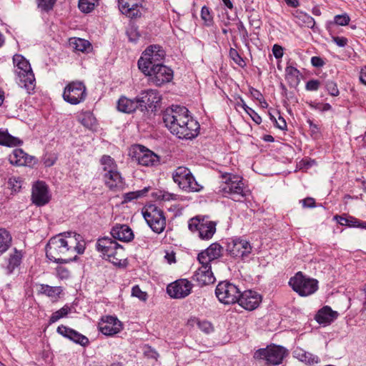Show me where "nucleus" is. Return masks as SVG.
<instances>
[{"mask_svg":"<svg viewBox=\"0 0 366 366\" xmlns=\"http://www.w3.org/2000/svg\"><path fill=\"white\" fill-rule=\"evenodd\" d=\"M192 280L199 287L206 285V266L198 267L194 272Z\"/></svg>","mask_w":366,"mask_h":366,"instance_id":"37","label":"nucleus"},{"mask_svg":"<svg viewBox=\"0 0 366 366\" xmlns=\"http://www.w3.org/2000/svg\"><path fill=\"white\" fill-rule=\"evenodd\" d=\"M350 21V16L347 14H343L335 16L333 23L340 26H346L349 24Z\"/></svg>","mask_w":366,"mask_h":366,"instance_id":"50","label":"nucleus"},{"mask_svg":"<svg viewBox=\"0 0 366 366\" xmlns=\"http://www.w3.org/2000/svg\"><path fill=\"white\" fill-rule=\"evenodd\" d=\"M290 286L300 296L307 297L315 293L318 289V281L298 272L290 279Z\"/></svg>","mask_w":366,"mask_h":366,"instance_id":"6","label":"nucleus"},{"mask_svg":"<svg viewBox=\"0 0 366 366\" xmlns=\"http://www.w3.org/2000/svg\"><path fill=\"white\" fill-rule=\"evenodd\" d=\"M300 71L294 66H287L285 69V76L287 81L294 85H297L299 81Z\"/></svg>","mask_w":366,"mask_h":366,"instance_id":"40","label":"nucleus"},{"mask_svg":"<svg viewBox=\"0 0 366 366\" xmlns=\"http://www.w3.org/2000/svg\"><path fill=\"white\" fill-rule=\"evenodd\" d=\"M22 257V252L14 248V252L11 254L9 257L8 264L6 267L8 274H11L14 270L21 264Z\"/></svg>","mask_w":366,"mask_h":366,"instance_id":"30","label":"nucleus"},{"mask_svg":"<svg viewBox=\"0 0 366 366\" xmlns=\"http://www.w3.org/2000/svg\"><path fill=\"white\" fill-rule=\"evenodd\" d=\"M39 293L45 295L50 298L58 299L62 293L61 287H52L48 285L41 284L39 286Z\"/></svg>","mask_w":366,"mask_h":366,"instance_id":"32","label":"nucleus"},{"mask_svg":"<svg viewBox=\"0 0 366 366\" xmlns=\"http://www.w3.org/2000/svg\"><path fill=\"white\" fill-rule=\"evenodd\" d=\"M165 51L159 45H150L142 53L137 64L142 72H149L148 69L157 64H162Z\"/></svg>","mask_w":366,"mask_h":366,"instance_id":"8","label":"nucleus"},{"mask_svg":"<svg viewBox=\"0 0 366 366\" xmlns=\"http://www.w3.org/2000/svg\"><path fill=\"white\" fill-rule=\"evenodd\" d=\"M22 144L23 141L19 138L11 135L7 129L0 128V145L12 147Z\"/></svg>","mask_w":366,"mask_h":366,"instance_id":"29","label":"nucleus"},{"mask_svg":"<svg viewBox=\"0 0 366 366\" xmlns=\"http://www.w3.org/2000/svg\"><path fill=\"white\" fill-rule=\"evenodd\" d=\"M337 317V312L333 311L330 307L325 306L320 309L315 315V320L319 324L328 325Z\"/></svg>","mask_w":366,"mask_h":366,"instance_id":"28","label":"nucleus"},{"mask_svg":"<svg viewBox=\"0 0 366 366\" xmlns=\"http://www.w3.org/2000/svg\"><path fill=\"white\" fill-rule=\"evenodd\" d=\"M148 188L145 187L144 189L136 192H130L124 194V201L125 202H131L132 200L138 199L139 197L144 195L146 192H147Z\"/></svg>","mask_w":366,"mask_h":366,"instance_id":"47","label":"nucleus"},{"mask_svg":"<svg viewBox=\"0 0 366 366\" xmlns=\"http://www.w3.org/2000/svg\"><path fill=\"white\" fill-rule=\"evenodd\" d=\"M70 312L71 307L68 305H64L61 309L51 314L49 320V324L51 325L57 322L59 320L65 317Z\"/></svg>","mask_w":366,"mask_h":366,"instance_id":"38","label":"nucleus"},{"mask_svg":"<svg viewBox=\"0 0 366 366\" xmlns=\"http://www.w3.org/2000/svg\"><path fill=\"white\" fill-rule=\"evenodd\" d=\"M56 159L57 158L54 155L45 156L43 159V162L45 167H49L55 164Z\"/></svg>","mask_w":366,"mask_h":366,"instance_id":"59","label":"nucleus"},{"mask_svg":"<svg viewBox=\"0 0 366 366\" xmlns=\"http://www.w3.org/2000/svg\"><path fill=\"white\" fill-rule=\"evenodd\" d=\"M326 89L328 93L333 97H337L339 95V89L337 88V84L333 81H327L325 84Z\"/></svg>","mask_w":366,"mask_h":366,"instance_id":"53","label":"nucleus"},{"mask_svg":"<svg viewBox=\"0 0 366 366\" xmlns=\"http://www.w3.org/2000/svg\"><path fill=\"white\" fill-rule=\"evenodd\" d=\"M56 276L61 280H66L70 277V272L69 269L62 266H58L56 268Z\"/></svg>","mask_w":366,"mask_h":366,"instance_id":"54","label":"nucleus"},{"mask_svg":"<svg viewBox=\"0 0 366 366\" xmlns=\"http://www.w3.org/2000/svg\"><path fill=\"white\" fill-rule=\"evenodd\" d=\"M79 122L89 129H94L97 126V119L90 112H82L79 116Z\"/></svg>","mask_w":366,"mask_h":366,"instance_id":"34","label":"nucleus"},{"mask_svg":"<svg viewBox=\"0 0 366 366\" xmlns=\"http://www.w3.org/2000/svg\"><path fill=\"white\" fill-rule=\"evenodd\" d=\"M139 109L142 112H154L160 104L162 97L156 89H147L142 91L137 96Z\"/></svg>","mask_w":366,"mask_h":366,"instance_id":"15","label":"nucleus"},{"mask_svg":"<svg viewBox=\"0 0 366 366\" xmlns=\"http://www.w3.org/2000/svg\"><path fill=\"white\" fill-rule=\"evenodd\" d=\"M100 162L103 165L104 173L117 169V165L115 161L109 155L102 156Z\"/></svg>","mask_w":366,"mask_h":366,"instance_id":"41","label":"nucleus"},{"mask_svg":"<svg viewBox=\"0 0 366 366\" xmlns=\"http://www.w3.org/2000/svg\"><path fill=\"white\" fill-rule=\"evenodd\" d=\"M218 192L223 197L241 202L250 194L249 189L242 182V177L232 173H222Z\"/></svg>","mask_w":366,"mask_h":366,"instance_id":"3","label":"nucleus"},{"mask_svg":"<svg viewBox=\"0 0 366 366\" xmlns=\"http://www.w3.org/2000/svg\"><path fill=\"white\" fill-rule=\"evenodd\" d=\"M310 107L320 112H326L332 109L331 105L328 103L310 104Z\"/></svg>","mask_w":366,"mask_h":366,"instance_id":"56","label":"nucleus"},{"mask_svg":"<svg viewBox=\"0 0 366 366\" xmlns=\"http://www.w3.org/2000/svg\"><path fill=\"white\" fill-rule=\"evenodd\" d=\"M69 340L75 342L76 344L80 345L82 347H86L89 344V340L87 337L79 333L74 329Z\"/></svg>","mask_w":366,"mask_h":366,"instance_id":"42","label":"nucleus"},{"mask_svg":"<svg viewBox=\"0 0 366 366\" xmlns=\"http://www.w3.org/2000/svg\"><path fill=\"white\" fill-rule=\"evenodd\" d=\"M188 227L192 232H197L200 239H206V224L204 223V216H196L191 218L189 221Z\"/></svg>","mask_w":366,"mask_h":366,"instance_id":"25","label":"nucleus"},{"mask_svg":"<svg viewBox=\"0 0 366 366\" xmlns=\"http://www.w3.org/2000/svg\"><path fill=\"white\" fill-rule=\"evenodd\" d=\"M172 178L179 187L187 192H198L202 187L195 180L189 169L185 167H179L172 173Z\"/></svg>","mask_w":366,"mask_h":366,"instance_id":"10","label":"nucleus"},{"mask_svg":"<svg viewBox=\"0 0 366 366\" xmlns=\"http://www.w3.org/2000/svg\"><path fill=\"white\" fill-rule=\"evenodd\" d=\"M132 296L137 297L142 301H146L147 300V294L143 292L138 285H135L132 289Z\"/></svg>","mask_w":366,"mask_h":366,"instance_id":"52","label":"nucleus"},{"mask_svg":"<svg viewBox=\"0 0 366 366\" xmlns=\"http://www.w3.org/2000/svg\"><path fill=\"white\" fill-rule=\"evenodd\" d=\"M137 108H139L137 97L134 99H129L123 96L117 102V109L124 113H132Z\"/></svg>","mask_w":366,"mask_h":366,"instance_id":"26","label":"nucleus"},{"mask_svg":"<svg viewBox=\"0 0 366 366\" xmlns=\"http://www.w3.org/2000/svg\"><path fill=\"white\" fill-rule=\"evenodd\" d=\"M189 112L185 107L181 106H172L163 112L165 127L179 139H191L199 134V124Z\"/></svg>","mask_w":366,"mask_h":366,"instance_id":"1","label":"nucleus"},{"mask_svg":"<svg viewBox=\"0 0 366 366\" xmlns=\"http://www.w3.org/2000/svg\"><path fill=\"white\" fill-rule=\"evenodd\" d=\"M153 196L160 201H170L177 199V195L164 190H158L153 193Z\"/></svg>","mask_w":366,"mask_h":366,"instance_id":"45","label":"nucleus"},{"mask_svg":"<svg viewBox=\"0 0 366 366\" xmlns=\"http://www.w3.org/2000/svg\"><path fill=\"white\" fill-rule=\"evenodd\" d=\"M240 290L229 282H219L215 289V295L217 299L226 305L234 304L238 302Z\"/></svg>","mask_w":366,"mask_h":366,"instance_id":"12","label":"nucleus"},{"mask_svg":"<svg viewBox=\"0 0 366 366\" xmlns=\"http://www.w3.org/2000/svg\"><path fill=\"white\" fill-rule=\"evenodd\" d=\"M335 219L341 225H345L353 227H356L358 222V219L352 217L347 218L337 215L335 217Z\"/></svg>","mask_w":366,"mask_h":366,"instance_id":"46","label":"nucleus"},{"mask_svg":"<svg viewBox=\"0 0 366 366\" xmlns=\"http://www.w3.org/2000/svg\"><path fill=\"white\" fill-rule=\"evenodd\" d=\"M293 356L300 362L309 365L317 364L320 362V358L317 355H315L299 347L294 350Z\"/></svg>","mask_w":366,"mask_h":366,"instance_id":"27","label":"nucleus"},{"mask_svg":"<svg viewBox=\"0 0 366 366\" xmlns=\"http://www.w3.org/2000/svg\"><path fill=\"white\" fill-rule=\"evenodd\" d=\"M72 330L73 329L68 327L64 325H59L56 329V332L59 335H62L63 337L67 339H69Z\"/></svg>","mask_w":366,"mask_h":366,"instance_id":"55","label":"nucleus"},{"mask_svg":"<svg viewBox=\"0 0 366 366\" xmlns=\"http://www.w3.org/2000/svg\"><path fill=\"white\" fill-rule=\"evenodd\" d=\"M99 0H79V8L84 13L93 11L98 4Z\"/></svg>","mask_w":366,"mask_h":366,"instance_id":"44","label":"nucleus"},{"mask_svg":"<svg viewBox=\"0 0 366 366\" xmlns=\"http://www.w3.org/2000/svg\"><path fill=\"white\" fill-rule=\"evenodd\" d=\"M72 242L68 237V232L59 234L51 237L45 248L46 256L51 261L57 264H67L71 262L70 257Z\"/></svg>","mask_w":366,"mask_h":366,"instance_id":"2","label":"nucleus"},{"mask_svg":"<svg viewBox=\"0 0 366 366\" xmlns=\"http://www.w3.org/2000/svg\"><path fill=\"white\" fill-rule=\"evenodd\" d=\"M96 249L100 252L104 259L112 262L114 265H124V250L122 245L108 237L99 238L96 243Z\"/></svg>","mask_w":366,"mask_h":366,"instance_id":"5","label":"nucleus"},{"mask_svg":"<svg viewBox=\"0 0 366 366\" xmlns=\"http://www.w3.org/2000/svg\"><path fill=\"white\" fill-rule=\"evenodd\" d=\"M229 56L230 58L239 66L243 67L245 65V63L241 56L239 54L238 51L233 48H231L229 50Z\"/></svg>","mask_w":366,"mask_h":366,"instance_id":"51","label":"nucleus"},{"mask_svg":"<svg viewBox=\"0 0 366 366\" xmlns=\"http://www.w3.org/2000/svg\"><path fill=\"white\" fill-rule=\"evenodd\" d=\"M223 247L218 243H213L207 247V259L209 262L219 259L222 255Z\"/></svg>","mask_w":366,"mask_h":366,"instance_id":"36","label":"nucleus"},{"mask_svg":"<svg viewBox=\"0 0 366 366\" xmlns=\"http://www.w3.org/2000/svg\"><path fill=\"white\" fill-rule=\"evenodd\" d=\"M333 42H335L338 46L344 47L347 44V39L343 36H332Z\"/></svg>","mask_w":366,"mask_h":366,"instance_id":"60","label":"nucleus"},{"mask_svg":"<svg viewBox=\"0 0 366 366\" xmlns=\"http://www.w3.org/2000/svg\"><path fill=\"white\" fill-rule=\"evenodd\" d=\"M110 234L114 239L124 242H129L134 237L132 229L128 225L124 224H116L111 229Z\"/></svg>","mask_w":366,"mask_h":366,"instance_id":"22","label":"nucleus"},{"mask_svg":"<svg viewBox=\"0 0 366 366\" xmlns=\"http://www.w3.org/2000/svg\"><path fill=\"white\" fill-rule=\"evenodd\" d=\"M132 153V158L141 166L148 167L160 164V157L142 145H136Z\"/></svg>","mask_w":366,"mask_h":366,"instance_id":"14","label":"nucleus"},{"mask_svg":"<svg viewBox=\"0 0 366 366\" xmlns=\"http://www.w3.org/2000/svg\"><path fill=\"white\" fill-rule=\"evenodd\" d=\"M216 225L217 223L215 222L210 221L207 222V239L211 238L215 233Z\"/></svg>","mask_w":366,"mask_h":366,"instance_id":"61","label":"nucleus"},{"mask_svg":"<svg viewBox=\"0 0 366 366\" xmlns=\"http://www.w3.org/2000/svg\"><path fill=\"white\" fill-rule=\"evenodd\" d=\"M50 198L49 188L45 182L38 181L33 185L31 200L35 205L38 207L44 206L49 202Z\"/></svg>","mask_w":366,"mask_h":366,"instance_id":"18","label":"nucleus"},{"mask_svg":"<svg viewBox=\"0 0 366 366\" xmlns=\"http://www.w3.org/2000/svg\"><path fill=\"white\" fill-rule=\"evenodd\" d=\"M295 18L296 19V22L300 26L304 27H307L310 29H314L315 25V21L309 14L300 11H296L295 14Z\"/></svg>","mask_w":366,"mask_h":366,"instance_id":"31","label":"nucleus"},{"mask_svg":"<svg viewBox=\"0 0 366 366\" xmlns=\"http://www.w3.org/2000/svg\"><path fill=\"white\" fill-rule=\"evenodd\" d=\"M192 285L187 279H179L167 287V292L173 299H183L192 292Z\"/></svg>","mask_w":366,"mask_h":366,"instance_id":"16","label":"nucleus"},{"mask_svg":"<svg viewBox=\"0 0 366 366\" xmlns=\"http://www.w3.org/2000/svg\"><path fill=\"white\" fill-rule=\"evenodd\" d=\"M70 44L74 50L84 52L90 46V43L83 39L74 38L71 40Z\"/></svg>","mask_w":366,"mask_h":366,"instance_id":"43","label":"nucleus"},{"mask_svg":"<svg viewBox=\"0 0 366 366\" xmlns=\"http://www.w3.org/2000/svg\"><path fill=\"white\" fill-rule=\"evenodd\" d=\"M320 83L318 80H310L306 84V89L308 91H317L320 87Z\"/></svg>","mask_w":366,"mask_h":366,"instance_id":"58","label":"nucleus"},{"mask_svg":"<svg viewBox=\"0 0 366 366\" xmlns=\"http://www.w3.org/2000/svg\"><path fill=\"white\" fill-rule=\"evenodd\" d=\"M56 0H36L37 6L41 11L48 12L51 11Z\"/></svg>","mask_w":366,"mask_h":366,"instance_id":"48","label":"nucleus"},{"mask_svg":"<svg viewBox=\"0 0 366 366\" xmlns=\"http://www.w3.org/2000/svg\"><path fill=\"white\" fill-rule=\"evenodd\" d=\"M261 302V295L255 291L249 290L240 292L237 303L242 308L252 311L257 308Z\"/></svg>","mask_w":366,"mask_h":366,"instance_id":"19","label":"nucleus"},{"mask_svg":"<svg viewBox=\"0 0 366 366\" xmlns=\"http://www.w3.org/2000/svg\"><path fill=\"white\" fill-rule=\"evenodd\" d=\"M272 53L276 59L282 58L283 56V49L281 46L274 44L272 47Z\"/></svg>","mask_w":366,"mask_h":366,"instance_id":"62","label":"nucleus"},{"mask_svg":"<svg viewBox=\"0 0 366 366\" xmlns=\"http://www.w3.org/2000/svg\"><path fill=\"white\" fill-rule=\"evenodd\" d=\"M99 330L106 336H112L121 332L122 323L115 316L106 315L98 324Z\"/></svg>","mask_w":366,"mask_h":366,"instance_id":"17","label":"nucleus"},{"mask_svg":"<svg viewBox=\"0 0 366 366\" xmlns=\"http://www.w3.org/2000/svg\"><path fill=\"white\" fill-rule=\"evenodd\" d=\"M25 163L23 164V166H28V167H32L36 163V159L34 156H30L25 153Z\"/></svg>","mask_w":366,"mask_h":366,"instance_id":"64","label":"nucleus"},{"mask_svg":"<svg viewBox=\"0 0 366 366\" xmlns=\"http://www.w3.org/2000/svg\"><path fill=\"white\" fill-rule=\"evenodd\" d=\"M137 0H118V5L120 11L129 18L140 16L142 6Z\"/></svg>","mask_w":366,"mask_h":366,"instance_id":"20","label":"nucleus"},{"mask_svg":"<svg viewBox=\"0 0 366 366\" xmlns=\"http://www.w3.org/2000/svg\"><path fill=\"white\" fill-rule=\"evenodd\" d=\"M287 350L280 345H269L266 348L257 350L254 354L256 360H264L268 365H278L287 355Z\"/></svg>","mask_w":366,"mask_h":366,"instance_id":"9","label":"nucleus"},{"mask_svg":"<svg viewBox=\"0 0 366 366\" xmlns=\"http://www.w3.org/2000/svg\"><path fill=\"white\" fill-rule=\"evenodd\" d=\"M13 63L16 81L19 86L30 93L35 88L36 80L29 61L21 54H15L13 56Z\"/></svg>","mask_w":366,"mask_h":366,"instance_id":"4","label":"nucleus"},{"mask_svg":"<svg viewBox=\"0 0 366 366\" xmlns=\"http://www.w3.org/2000/svg\"><path fill=\"white\" fill-rule=\"evenodd\" d=\"M22 183L23 181L21 177H11L8 181L9 187L15 192L20 191L22 187Z\"/></svg>","mask_w":366,"mask_h":366,"instance_id":"49","label":"nucleus"},{"mask_svg":"<svg viewBox=\"0 0 366 366\" xmlns=\"http://www.w3.org/2000/svg\"><path fill=\"white\" fill-rule=\"evenodd\" d=\"M271 121L274 123L276 127L281 130H286L287 125L285 119L280 115L278 111H274V113H269Z\"/></svg>","mask_w":366,"mask_h":366,"instance_id":"39","label":"nucleus"},{"mask_svg":"<svg viewBox=\"0 0 366 366\" xmlns=\"http://www.w3.org/2000/svg\"><path fill=\"white\" fill-rule=\"evenodd\" d=\"M12 237L4 228H0V253L6 252L11 246Z\"/></svg>","mask_w":366,"mask_h":366,"instance_id":"33","label":"nucleus"},{"mask_svg":"<svg viewBox=\"0 0 366 366\" xmlns=\"http://www.w3.org/2000/svg\"><path fill=\"white\" fill-rule=\"evenodd\" d=\"M307 123L310 126V131L311 132V135L315 138L317 137L320 134V129L319 126L313 123V122L310 119L307 120Z\"/></svg>","mask_w":366,"mask_h":366,"instance_id":"57","label":"nucleus"},{"mask_svg":"<svg viewBox=\"0 0 366 366\" xmlns=\"http://www.w3.org/2000/svg\"><path fill=\"white\" fill-rule=\"evenodd\" d=\"M25 152L21 149H15L9 156V162L15 166H23L26 162L24 159Z\"/></svg>","mask_w":366,"mask_h":366,"instance_id":"35","label":"nucleus"},{"mask_svg":"<svg viewBox=\"0 0 366 366\" xmlns=\"http://www.w3.org/2000/svg\"><path fill=\"white\" fill-rule=\"evenodd\" d=\"M106 186L112 191H120L124 188V182L118 170L106 172L103 175Z\"/></svg>","mask_w":366,"mask_h":366,"instance_id":"21","label":"nucleus"},{"mask_svg":"<svg viewBox=\"0 0 366 366\" xmlns=\"http://www.w3.org/2000/svg\"><path fill=\"white\" fill-rule=\"evenodd\" d=\"M86 87L80 81L69 82L64 88L63 98L65 102L72 105H76L86 99Z\"/></svg>","mask_w":366,"mask_h":366,"instance_id":"11","label":"nucleus"},{"mask_svg":"<svg viewBox=\"0 0 366 366\" xmlns=\"http://www.w3.org/2000/svg\"><path fill=\"white\" fill-rule=\"evenodd\" d=\"M149 72H142L145 76H149V81L160 86L171 81L173 79V71L163 64H157L148 69Z\"/></svg>","mask_w":366,"mask_h":366,"instance_id":"13","label":"nucleus"},{"mask_svg":"<svg viewBox=\"0 0 366 366\" xmlns=\"http://www.w3.org/2000/svg\"><path fill=\"white\" fill-rule=\"evenodd\" d=\"M302 207L305 208H313L315 207V200L312 197H307L302 200Z\"/></svg>","mask_w":366,"mask_h":366,"instance_id":"63","label":"nucleus"},{"mask_svg":"<svg viewBox=\"0 0 366 366\" xmlns=\"http://www.w3.org/2000/svg\"><path fill=\"white\" fill-rule=\"evenodd\" d=\"M229 252L234 257H247L252 252V246L245 239H234L232 245L229 246Z\"/></svg>","mask_w":366,"mask_h":366,"instance_id":"23","label":"nucleus"},{"mask_svg":"<svg viewBox=\"0 0 366 366\" xmlns=\"http://www.w3.org/2000/svg\"><path fill=\"white\" fill-rule=\"evenodd\" d=\"M68 237L69 241L72 242L71 247H69L71 262L76 261L77 259V254H83L85 247L84 244L80 243L79 241V239L81 237L80 234L76 232H68Z\"/></svg>","mask_w":366,"mask_h":366,"instance_id":"24","label":"nucleus"},{"mask_svg":"<svg viewBox=\"0 0 366 366\" xmlns=\"http://www.w3.org/2000/svg\"><path fill=\"white\" fill-rule=\"evenodd\" d=\"M142 214L152 230L161 234L166 227V217L163 210L154 204H149L144 207Z\"/></svg>","mask_w":366,"mask_h":366,"instance_id":"7","label":"nucleus"}]
</instances>
